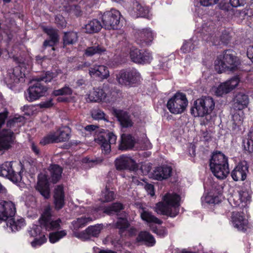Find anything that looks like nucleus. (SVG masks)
<instances>
[{
	"mask_svg": "<svg viewBox=\"0 0 253 253\" xmlns=\"http://www.w3.org/2000/svg\"><path fill=\"white\" fill-rule=\"evenodd\" d=\"M50 176L47 174L41 173L39 175L38 181L36 189L45 198L50 196L49 182L56 183L61 178L62 172V168L57 165H51L48 169Z\"/></svg>",
	"mask_w": 253,
	"mask_h": 253,
	"instance_id": "obj_1",
	"label": "nucleus"
},
{
	"mask_svg": "<svg viewBox=\"0 0 253 253\" xmlns=\"http://www.w3.org/2000/svg\"><path fill=\"white\" fill-rule=\"evenodd\" d=\"M180 201L178 195L168 193L163 196L162 201L156 205L155 211L158 214L175 217L179 211Z\"/></svg>",
	"mask_w": 253,
	"mask_h": 253,
	"instance_id": "obj_2",
	"label": "nucleus"
},
{
	"mask_svg": "<svg viewBox=\"0 0 253 253\" xmlns=\"http://www.w3.org/2000/svg\"><path fill=\"white\" fill-rule=\"evenodd\" d=\"M24 122L22 116L14 117L7 123V127L9 129H4L0 133V150H6L10 147L13 140V131H16Z\"/></svg>",
	"mask_w": 253,
	"mask_h": 253,
	"instance_id": "obj_3",
	"label": "nucleus"
},
{
	"mask_svg": "<svg viewBox=\"0 0 253 253\" xmlns=\"http://www.w3.org/2000/svg\"><path fill=\"white\" fill-rule=\"evenodd\" d=\"M238 65L236 58L229 50H227L223 54L218 56L214 62L215 69L218 73L226 70L233 71Z\"/></svg>",
	"mask_w": 253,
	"mask_h": 253,
	"instance_id": "obj_4",
	"label": "nucleus"
},
{
	"mask_svg": "<svg viewBox=\"0 0 253 253\" xmlns=\"http://www.w3.org/2000/svg\"><path fill=\"white\" fill-rule=\"evenodd\" d=\"M115 165L117 169L119 170L128 169L130 170H135L137 167L136 162L133 159L125 155H122L116 159ZM150 169V165H142L141 169H137V171L138 172L141 171L142 174L146 175Z\"/></svg>",
	"mask_w": 253,
	"mask_h": 253,
	"instance_id": "obj_5",
	"label": "nucleus"
},
{
	"mask_svg": "<svg viewBox=\"0 0 253 253\" xmlns=\"http://www.w3.org/2000/svg\"><path fill=\"white\" fill-rule=\"evenodd\" d=\"M70 138V131L68 127L58 129L55 131H52L43 137L40 143L45 145L50 143L63 142L68 141Z\"/></svg>",
	"mask_w": 253,
	"mask_h": 253,
	"instance_id": "obj_6",
	"label": "nucleus"
},
{
	"mask_svg": "<svg viewBox=\"0 0 253 253\" xmlns=\"http://www.w3.org/2000/svg\"><path fill=\"white\" fill-rule=\"evenodd\" d=\"M251 195L246 188H238L234 191L228 198L230 205L233 207H245L251 200Z\"/></svg>",
	"mask_w": 253,
	"mask_h": 253,
	"instance_id": "obj_7",
	"label": "nucleus"
},
{
	"mask_svg": "<svg viewBox=\"0 0 253 253\" xmlns=\"http://www.w3.org/2000/svg\"><path fill=\"white\" fill-rule=\"evenodd\" d=\"M188 101L184 94L176 93L167 102V108L172 114L182 113L186 109Z\"/></svg>",
	"mask_w": 253,
	"mask_h": 253,
	"instance_id": "obj_8",
	"label": "nucleus"
},
{
	"mask_svg": "<svg viewBox=\"0 0 253 253\" xmlns=\"http://www.w3.org/2000/svg\"><path fill=\"white\" fill-rule=\"evenodd\" d=\"M25 76V74L20 66L8 68L3 73L4 81L7 85L10 86V88L20 82H23Z\"/></svg>",
	"mask_w": 253,
	"mask_h": 253,
	"instance_id": "obj_9",
	"label": "nucleus"
},
{
	"mask_svg": "<svg viewBox=\"0 0 253 253\" xmlns=\"http://www.w3.org/2000/svg\"><path fill=\"white\" fill-rule=\"evenodd\" d=\"M41 225L47 230H57L60 227L61 220L60 218H53L51 214V208L49 206L45 207L39 219Z\"/></svg>",
	"mask_w": 253,
	"mask_h": 253,
	"instance_id": "obj_10",
	"label": "nucleus"
},
{
	"mask_svg": "<svg viewBox=\"0 0 253 253\" xmlns=\"http://www.w3.org/2000/svg\"><path fill=\"white\" fill-rule=\"evenodd\" d=\"M106 89L107 85H104L102 88H93V90L91 91L87 95V101L90 102L104 101L109 102L114 101L116 97V93L113 91L111 92V94H109L108 92H106Z\"/></svg>",
	"mask_w": 253,
	"mask_h": 253,
	"instance_id": "obj_11",
	"label": "nucleus"
},
{
	"mask_svg": "<svg viewBox=\"0 0 253 253\" xmlns=\"http://www.w3.org/2000/svg\"><path fill=\"white\" fill-rule=\"evenodd\" d=\"M118 83L125 86H131L140 80L139 72L134 69L127 71L122 70L116 75Z\"/></svg>",
	"mask_w": 253,
	"mask_h": 253,
	"instance_id": "obj_12",
	"label": "nucleus"
},
{
	"mask_svg": "<svg viewBox=\"0 0 253 253\" xmlns=\"http://www.w3.org/2000/svg\"><path fill=\"white\" fill-rule=\"evenodd\" d=\"M120 12L116 9H111L103 13L102 16V27L106 29H117L120 23Z\"/></svg>",
	"mask_w": 253,
	"mask_h": 253,
	"instance_id": "obj_13",
	"label": "nucleus"
},
{
	"mask_svg": "<svg viewBox=\"0 0 253 253\" xmlns=\"http://www.w3.org/2000/svg\"><path fill=\"white\" fill-rule=\"evenodd\" d=\"M32 84L25 93L26 100L29 102L38 99L40 97L43 96L47 91L46 87L42 85L39 80L36 79L33 80Z\"/></svg>",
	"mask_w": 253,
	"mask_h": 253,
	"instance_id": "obj_14",
	"label": "nucleus"
},
{
	"mask_svg": "<svg viewBox=\"0 0 253 253\" xmlns=\"http://www.w3.org/2000/svg\"><path fill=\"white\" fill-rule=\"evenodd\" d=\"M222 187L218 185H215L208 193L204 194L201 198V202L203 206L206 207L208 205L216 204L220 202L222 200Z\"/></svg>",
	"mask_w": 253,
	"mask_h": 253,
	"instance_id": "obj_15",
	"label": "nucleus"
},
{
	"mask_svg": "<svg viewBox=\"0 0 253 253\" xmlns=\"http://www.w3.org/2000/svg\"><path fill=\"white\" fill-rule=\"evenodd\" d=\"M239 83V78L237 77H234L225 82L220 84L218 86L213 87L212 92L217 96H222L235 88Z\"/></svg>",
	"mask_w": 253,
	"mask_h": 253,
	"instance_id": "obj_16",
	"label": "nucleus"
},
{
	"mask_svg": "<svg viewBox=\"0 0 253 253\" xmlns=\"http://www.w3.org/2000/svg\"><path fill=\"white\" fill-rule=\"evenodd\" d=\"M129 54L133 62L140 64L149 63L153 59L152 54L149 51L134 47L130 49Z\"/></svg>",
	"mask_w": 253,
	"mask_h": 253,
	"instance_id": "obj_17",
	"label": "nucleus"
},
{
	"mask_svg": "<svg viewBox=\"0 0 253 253\" xmlns=\"http://www.w3.org/2000/svg\"><path fill=\"white\" fill-rule=\"evenodd\" d=\"M0 176L7 178L14 183L19 182L22 180L21 174L15 172L10 162H6L0 166Z\"/></svg>",
	"mask_w": 253,
	"mask_h": 253,
	"instance_id": "obj_18",
	"label": "nucleus"
},
{
	"mask_svg": "<svg viewBox=\"0 0 253 253\" xmlns=\"http://www.w3.org/2000/svg\"><path fill=\"white\" fill-rule=\"evenodd\" d=\"M231 221L232 226L239 231L245 232L249 228L248 220L241 211H233Z\"/></svg>",
	"mask_w": 253,
	"mask_h": 253,
	"instance_id": "obj_19",
	"label": "nucleus"
},
{
	"mask_svg": "<svg viewBox=\"0 0 253 253\" xmlns=\"http://www.w3.org/2000/svg\"><path fill=\"white\" fill-rule=\"evenodd\" d=\"M117 140V136L112 132L106 134L100 135L95 139L96 143L100 145L102 152L104 154H108L111 151V144H115Z\"/></svg>",
	"mask_w": 253,
	"mask_h": 253,
	"instance_id": "obj_20",
	"label": "nucleus"
},
{
	"mask_svg": "<svg viewBox=\"0 0 253 253\" xmlns=\"http://www.w3.org/2000/svg\"><path fill=\"white\" fill-rule=\"evenodd\" d=\"M16 212L15 204L9 201H0V220L7 221Z\"/></svg>",
	"mask_w": 253,
	"mask_h": 253,
	"instance_id": "obj_21",
	"label": "nucleus"
},
{
	"mask_svg": "<svg viewBox=\"0 0 253 253\" xmlns=\"http://www.w3.org/2000/svg\"><path fill=\"white\" fill-rule=\"evenodd\" d=\"M207 24L203 28L204 30L208 33L209 37L206 40L208 42H211L213 44L218 45L221 43H225L226 42L221 38V33L214 27L213 23L211 22L208 25Z\"/></svg>",
	"mask_w": 253,
	"mask_h": 253,
	"instance_id": "obj_22",
	"label": "nucleus"
},
{
	"mask_svg": "<svg viewBox=\"0 0 253 253\" xmlns=\"http://www.w3.org/2000/svg\"><path fill=\"white\" fill-rule=\"evenodd\" d=\"M42 227L40 225H34L29 230L31 236L35 238L34 240L31 242L33 247L37 248L45 243L47 239L44 233L41 232Z\"/></svg>",
	"mask_w": 253,
	"mask_h": 253,
	"instance_id": "obj_23",
	"label": "nucleus"
},
{
	"mask_svg": "<svg viewBox=\"0 0 253 253\" xmlns=\"http://www.w3.org/2000/svg\"><path fill=\"white\" fill-rule=\"evenodd\" d=\"M89 74L92 78H97L101 80L107 79L110 76L108 68L102 65H95L90 67Z\"/></svg>",
	"mask_w": 253,
	"mask_h": 253,
	"instance_id": "obj_24",
	"label": "nucleus"
},
{
	"mask_svg": "<svg viewBox=\"0 0 253 253\" xmlns=\"http://www.w3.org/2000/svg\"><path fill=\"white\" fill-rule=\"evenodd\" d=\"M172 168L168 165H163L156 168L152 173V177L156 180H162L170 176Z\"/></svg>",
	"mask_w": 253,
	"mask_h": 253,
	"instance_id": "obj_25",
	"label": "nucleus"
},
{
	"mask_svg": "<svg viewBox=\"0 0 253 253\" xmlns=\"http://www.w3.org/2000/svg\"><path fill=\"white\" fill-rule=\"evenodd\" d=\"M134 5L136 7V10L133 8H128V12L131 16L135 18L143 17L149 18L150 17L149 9L148 7L142 5L137 1H135Z\"/></svg>",
	"mask_w": 253,
	"mask_h": 253,
	"instance_id": "obj_26",
	"label": "nucleus"
},
{
	"mask_svg": "<svg viewBox=\"0 0 253 253\" xmlns=\"http://www.w3.org/2000/svg\"><path fill=\"white\" fill-rule=\"evenodd\" d=\"M102 229V226L101 225L91 226L81 233H76L75 236L78 238L87 239L91 236L96 237L98 236Z\"/></svg>",
	"mask_w": 253,
	"mask_h": 253,
	"instance_id": "obj_27",
	"label": "nucleus"
},
{
	"mask_svg": "<svg viewBox=\"0 0 253 253\" xmlns=\"http://www.w3.org/2000/svg\"><path fill=\"white\" fill-rule=\"evenodd\" d=\"M53 198L55 208L57 210L62 209L65 204V194L62 185H58L55 188Z\"/></svg>",
	"mask_w": 253,
	"mask_h": 253,
	"instance_id": "obj_28",
	"label": "nucleus"
},
{
	"mask_svg": "<svg viewBox=\"0 0 253 253\" xmlns=\"http://www.w3.org/2000/svg\"><path fill=\"white\" fill-rule=\"evenodd\" d=\"M210 168L217 167H228V159L226 156L221 152L213 154L210 160ZM215 169V168H214Z\"/></svg>",
	"mask_w": 253,
	"mask_h": 253,
	"instance_id": "obj_29",
	"label": "nucleus"
},
{
	"mask_svg": "<svg viewBox=\"0 0 253 253\" xmlns=\"http://www.w3.org/2000/svg\"><path fill=\"white\" fill-rule=\"evenodd\" d=\"M248 170V167L245 164L240 163L232 171L231 176L235 181L244 180Z\"/></svg>",
	"mask_w": 253,
	"mask_h": 253,
	"instance_id": "obj_30",
	"label": "nucleus"
},
{
	"mask_svg": "<svg viewBox=\"0 0 253 253\" xmlns=\"http://www.w3.org/2000/svg\"><path fill=\"white\" fill-rule=\"evenodd\" d=\"M154 37V33L150 28L142 29L139 33L138 41L142 45H150Z\"/></svg>",
	"mask_w": 253,
	"mask_h": 253,
	"instance_id": "obj_31",
	"label": "nucleus"
},
{
	"mask_svg": "<svg viewBox=\"0 0 253 253\" xmlns=\"http://www.w3.org/2000/svg\"><path fill=\"white\" fill-rule=\"evenodd\" d=\"M6 223L7 227L12 232L18 231L26 225L24 219L19 217H12L7 220Z\"/></svg>",
	"mask_w": 253,
	"mask_h": 253,
	"instance_id": "obj_32",
	"label": "nucleus"
},
{
	"mask_svg": "<svg viewBox=\"0 0 253 253\" xmlns=\"http://www.w3.org/2000/svg\"><path fill=\"white\" fill-rule=\"evenodd\" d=\"M140 217L141 219L149 223H156L161 224L162 220L155 216L152 213L147 210L146 208H141L139 210Z\"/></svg>",
	"mask_w": 253,
	"mask_h": 253,
	"instance_id": "obj_33",
	"label": "nucleus"
},
{
	"mask_svg": "<svg viewBox=\"0 0 253 253\" xmlns=\"http://www.w3.org/2000/svg\"><path fill=\"white\" fill-rule=\"evenodd\" d=\"M43 31L49 36V40H46L43 43L44 46H53L58 40V36L56 30L50 27H43Z\"/></svg>",
	"mask_w": 253,
	"mask_h": 253,
	"instance_id": "obj_34",
	"label": "nucleus"
},
{
	"mask_svg": "<svg viewBox=\"0 0 253 253\" xmlns=\"http://www.w3.org/2000/svg\"><path fill=\"white\" fill-rule=\"evenodd\" d=\"M116 113L118 120L123 127H128L132 126V122L129 116L126 112L119 110Z\"/></svg>",
	"mask_w": 253,
	"mask_h": 253,
	"instance_id": "obj_35",
	"label": "nucleus"
},
{
	"mask_svg": "<svg viewBox=\"0 0 253 253\" xmlns=\"http://www.w3.org/2000/svg\"><path fill=\"white\" fill-rule=\"evenodd\" d=\"M134 144V139L129 134H123L121 136V141L119 145V149L126 150L131 149Z\"/></svg>",
	"mask_w": 253,
	"mask_h": 253,
	"instance_id": "obj_36",
	"label": "nucleus"
},
{
	"mask_svg": "<svg viewBox=\"0 0 253 253\" xmlns=\"http://www.w3.org/2000/svg\"><path fill=\"white\" fill-rule=\"evenodd\" d=\"M201 102L200 99L196 100L194 102V107L191 110V113L195 117H204L209 114L202 102Z\"/></svg>",
	"mask_w": 253,
	"mask_h": 253,
	"instance_id": "obj_37",
	"label": "nucleus"
},
{
	"mask_svg": "<svg viewBox=\"0 0 253 253\" xmlns=\"http://www.w3.org/2000/svg\"><path fill=\"white\" fill-rule=\"evenodd\" d=\"M235 107L241 110L246 107L249 103V98L247 95L240 93L237 94L235 99Z\"/></svg>",
	"mask_w": 253,
	"mask_h": 253,
	"instance_id": "obj_38",
	"label": "nucleus"
},
{
	"mask_svg": "<svg viewBox=\"0 0 253 253\" xmlns=\"http://www.w3.org/2000/svg\"><path fill=\"white\" fill-rule=\"evenodd\" d=\"M102 27V25L98 20L93 19L84 26V29L86 33L91 34L98 32Z\"/></svg>",
	"mask_w": 253,
	"mask_h": 253,
	"instance_id": "obj_39",
	"label": "nucleus"
},
{
	"mask_svg": "<svg viewBox=\"0 0 253 253\" xmlns=\"http://www.w3.org/2000/svg\"><path fill=\"white\" fill-rule=\"evenodd\" d=\"M137 241L138 242H143L149 246H153L155 244L154 237L146 231H142L139 233L137 238Z\"/></svg>",
	"mask_w": 253,
	"mask_h": 253,
	"instance_id": "obj_40",
	"label": "nucleus"
},
{
	"mask_svg": "<svg viewBox=\"0 0 253 253\" xmlns=\"http://www.w3.org/2000/svg\"><path fill=\"white\" fill-rule=\"evenodd\" d=\"M106 52V49L98 44L87 47L84 50V55L86 56H92L95 54H101Z\"/></svg>",
	"mask_w": 253,
	"mask_h": 253,
	"instance_id": "obj_41",
	"label": "nucleus"
},
{
	"mask_svg": "<svg viewBox=\"0 0 253 253\" xmlns=\"http://www.w3.org/2000/svg\"><path fill=\"white\" fill-rule=\"evenodd\" d=\"M214 175L219 179L225 178L229 173L228 167H217V168H210Z\"/></svg>",
	"mask_w": 253,
	"mask_h": 253,
	"instance_id": "obj_42",
	"label": "nucleus"
},
{
	"mask_svg": "<svg viewBox=\"0 0 253 253\" xmlns=\"http://www.w3.org/2000/svg\"><path fill=\"white\" fill-rule=\"evenodd\" d=\"M198 44L199 42L197 41V38L193 37L189 41L184 42L181 47V51L184 53L189 52L196 47Z\"/></svg>",
	"mask_w": 253,
	"mask_h": 253,
	"instance_id": "obj_43",
	"label": "nucleus"
},
{
	"mask_svg": "<svg viewBox=\"0 0 253 253\" xmlns=\"http://www.w3.org/2000/svg\"><path fill=\"white\" fill-rule=\"evenodd\" d=\"M92 220L90 217H81L77 218L72 222V225L73 227V230L74 231V234L75 235L76 231L80 228H82L84 227L88 223Z\"/></svg>",
	"mask_w": 253,
	"mask_h": 253,
	"instance_id": "obj_44",
	"label": "nucleus"
},
{
	"mask_svg": "<svg viewBox=\"0 0 253 253\" xmlns=\"http://www.w3.org/2000/svg\"><path fill=\"white\" fill-rule=\"evenodd\" d=\"M78 39V34L75 32H69L64 33L63 37L64 45L73 44L75 43Z\"/></svg>",
	"mask_w": 253,
	"mask_h": 253,
	"instance_id": "obj_45",
	"label": "nucleus"
},
{
	"mask_svg": "<svg viewBox=\"0 0 253 253\" xmlns=\"http://www.w3.org/2000/svg\"><path fill=\"white\" fill-rule=\"evenodd\" d=\"M6 105V103L1 93H0V109H4L3 111L0 112V128L4 124L6 118L7 117L8 112L5 109Z\"/></svg>",
	"mask_w": 253,
	"mask_h": 253,
	"instance_id": "obj_46",
	"label": "nucleus"
},
{
	"mask_svg": "<svg viewBox=\"0 0 253 253\" xmlns=\"http://www.w3.org/2000/svg\"><path fill=\"white\" fill-rule=\"evenodd\" d=\"M200 99V102H202L208 114L211 113L214 108V102L213 99L210 97H204Z\"/></svg>",
	"mask_w": 253,
	"mask_h": 253,
	"instance_id": "obj_47",
	"label": "nucleus"
},
{
	"mask_svg": "<svg viewBox=\"0 0 253 253\" xmlns=\"http://www.w3.org/2000/svg\"><path fill=\"white\" fill-rule=\"evenodd\" d=\"M115 198V194L113 191H110L107 187L102 191L100 199L102 202H108L113 200Z\"/></svg>",
	"mask_w": 253,
	"mask_h": 253,
	"instance_id": "obj_48",
	"label": "nucleus"
},
{
	"mask_svg": "<svg viewBox=\"0 0 253 253\" xmlns=\"http://www.w3.org/2000/svg\"><path fill=\"white\" fill-rule=\"evenodd\" d=\"M244 149L250 153L253 152V129L251 130L246 140L243 142Z\"/></svg>",
	"mask_w": 253,
	"mask_h": 253,
	"instance_id": "obj_49",
	"label": "nucleus"
},
{
	"mask_svg": "<svg viewBox=\"0 0 253 253\" xmlns=\"http://www.w3.org/2000/svg\"><path fill=\"white\" fill-rule=\"evenodd\" d=\"M66 234L67 233L65 230H61L60 231L51 233L49 235V241L51 243H55L60 239L65 236Z\"/></svg>",
	"mask_w": 253,
	"mask_h": 253,
	"instance_id": "obj_50",
	"label": "nucleus"
},
{
	"mask_svg": "<svg viewBox=\"0 0 253 253\" xmlns=\"http://www.w3.org/2000/svg\"><path fill=\"white\" fill-rule=\"evenodd\" d=\"M58 75V73L56 72H46L42 74L41 77L36 78L41 82L44 81L45 83L50 82L53 79L56 78Z\"/></svg>",
	"mask_w": 253,
	"mask_h": 253,
	"instance_id": "obj_51",
	"label": "nucleus"
},
{
	"mask_svg": "<svg viewBox=\"0 0 253 253\" xmlns=\"http://www.w3.org/2000/svg\"><path fill=\"white\" fill-rule=\"evenodd\" d=\"M123 205L118 203H114L112 206L106 208L104 210V212L108 214H113L123 209Z\"/></svg>",
	"mask_w": 253,
	"mask_h": 253,
	"instance_id": "obj_52",
	"label": "nucleus"
},
{
	"mask_svg": "<svg viewBox=\"0 0 253 253\" xmlns=\"http://www.w3.org/2000/svg\"><path fill=\"white\" fill-rule=\"evenodd\" d=\"M72 93V90L68 86H64V87L54 90L52 94L55 96L71 95Z\"/></svg>",
	"mask_w": 253,
	"mask_h": 253,
	"instance_id": "obj_53",
	"label": "nucleus"
},
{
	"mask_svg": "<svg viewBox=\"0 0 253 253\" xmlns=\"http://www.w3.org/2000/svg\"><path fill=\"white\" fill-rule=\"evenodd\" d=\"M91 115L92 118L95 120H102L105 119V114L104 113L99 109L94 110L92 111Z\"/></svg>",
	"mask_w": 253,
	"mask_h": 253,
	"instance_id": "obj_54",
	"label": "nucleus"
},
{
	"mask_svg": "<svg viewBox=\"0 0 253 253\" xmlns=\"http://www.w3.org/2000/svg\"><path fill=\"white\" fill-rule=\"evenodd\" d=\"M116 225L118 228L121 229H126L128 227V221L125 218H120L118 219Z\"/></svg>",
	"mask_w": 253,
	"mask_h": 253,
	"instance_id": "obj_55",
	"label": "nucleus"
},
{
	"mask_svg": "<svg viewBox=\"0 0 253 253\" xmlns=\"http://www.w3.org/2000/svg\"><path fill=\"white\" fill-rule=\"evenodd\" d=\"M219 0H199L200 4L203 6L209 7L216 4Z\"/></svg>",
	"mask_w": 253,
	"mask_h": 253,
	"instance_id": "obj_56",
	"label": "nucleus"
},
{
	"mask_svg": "<svg viewBox=\"0 0 253 253\" xmlns=\"http://www.w3.org/2000/svg\"><path fill=\"white\" fill-rule=\"evenodd\" d=\"M232 121L235 126H239L242 123L243 119L239 113H235L232 116Z\"/></svg>",
	"mask_w": 253,
	"mask_h": 253,
	"instance_id": "obj_57",
	"label": "nucleus"
},
{
	"mask_svg": "<svg viewBox=\"0 0 253 253\" xmlns=\"http://www.w3.org/2000/svg\"><path fill=\"white\" fill-rule=\"evenodd\" d=\"M151 228L153 232L156 233L160 237H164L167 234V230L164 228H161L159 229L156 228H152V227H151Z\"/></svg>",
	"mask_w": 253,
	"mask_h": 253,
	"instance_id": "obj_58",
	"label": "nucleus"
},
{
	"mask_svg": "<svg viewBox=\"0 0 253 253\" xmlns=\"http://www.w3.org/2000/svg\"><path fill=\"white\" fill-rule=\"evenodd\" d=\"M144 188L147 192L148 194L153 196L155 194L154 186L151 184H146L144 186Z\"/></svg>",
	"mask_w": 253,
	"mask_h": 253,
	"instance_id": "obj_59",
	"label": "nucleus"
},
{
	"mask_svg": "<svg viewBox=\"0 0 253 253\" xmlns=\"http://www.w3.org/2000/svg\"><path fill=\"white\" fill-rule=\"evenodd\" d=\"M66 9L68 10H70V12L73 13L76 15H79L81 13L80 8L78 6H76L75 5L72 6L69 9H67V7H66Z\"/></svg>",
	"mask_w": 253,
	"mask_h": 253,
	"instance_id": "obj_60",
	"label": "nucleus"
},
{
	"mask_svg": "<svg viewBox=\"0 0 253 253\" xmlns=\"http://www.w3.org/2000/svg\"><path fill=\"white\" fill-rule=\"evenodd\" d=\"M246 0H230V2L232 6L238 7L244 5Z\"/></svg>",
	"mask_w": 253,
	"mask_h": 253,
	"instance_id": "obj_61",
	"label": "nucleus"
},
{
	"mask_svg": "<svg viewBox=\"0 0 253 253\" xmlns=\"http://www.w3.org/2000/svg\"><path fill=\"white\" fill-rule=\"evenodd\" d=\"M53 105L52 99H50L46 101L42 102L40 105L41 108H49Z\"/></svg>",
	"mask_w": 253,
	"mask_h": 253,
	"instance_id": "obj_62",
	"label": "nucleus"
},
{
	"mask_svg": "<svg viewBox=\"0 0 253 253\" xmlns=\"http://www.w3.org/2000/svg\"><path fill=\"white\" fill-rule=\"evenodd\" d=\"M55 21L58 24L60 25L61 27H65L66 26V22L64 18L62 16H57L55 18Z\"/></svg>",
	"mask_w": 253,
	"mask_h": 253,
	"instance_id": "obj_63",
	"label": "nucleus"
},
{
	"mask_svg": "<svg viewBox=\"0 0 253 253\" xmlns=\"http://www.w3.org/2000/svg\"><path fill=\"white\" fill-rule=\"evenodd\" d=\"M167 59L164 58L162 59V63H160V64L158 65L159 68L162 69L164 70H167L168 67V63H167Z\"/></svg>",
	"mask_w": 253,
	"mask_h": 253,
	"instance_id": "obj_64",
	"label": "nucleus"
}]
</instances>
